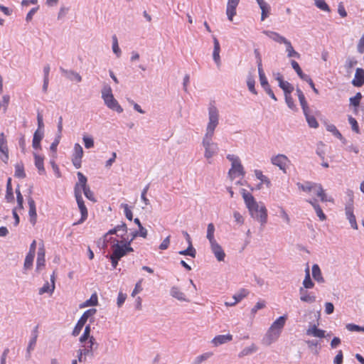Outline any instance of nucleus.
<instances>
[{"label":"nucleus","mask_w":364,"mask_h":364,"mask_svg":"<svg viewBox=\"0 0 364 364\" xmlns=\"http://www.w3.org/2000/svg\"><path fill=\"white\" fill-rule=\"evenodd\" d=\"M348 122L351 125L353 131L356 133L360 132L358 124L355 118H353L352 116H348Z\"/></svg>","instance_id":"nucleus-60"},{"label":"nucleus","mask_w":364,"mask_h":364,"mask_svg":"<svg viewBox=\"0 0 364 364\" xmlns=\"http://www.w3.org/2000/svg\"><path fill=\"white\" fill-rule=\"evenodd\" d=\"M118 236L121 237L122 238V240L120 242L123 244L124 249L125 250L126 254L128 252H133V248L130 246L131 241H127V239L124 237V234L118 235Z\"/></svg>","instance_id":"nucleus-50"},{"label":"nucleus","mask_w":364,"mask_h":364,"mask_svg":"<svg viewBox=\"0 0 364 364\" xmlns=\"http://www.w3.org/2000/svg\"><path fill=\"white\" fill-rule=\"evenodd\" d=\"M240 0H228L226 9V14L230 21H232L233 16L236 14V8Z\"/></svg>","instance_id":"nucleus-14"},{"label":"nucleus","mask_w":364,"mask_h":364,"mask_svg":"<svg viewBox=\"0 0 364 364\" xmlns=\"http://www.w3.org/2000/svg\"><path fill=\"white\" fill-rule=\"evenodd\" d=\"M284 45L286 46V51L287 52V56L289 58H291V57H295L297 58H300V54L294 49V48L289 41H287L284 43Z\"/></svg>","instance_id":"nucleus-32"},{"label":"nucleus","mask_w":364,"mask_h":364,"mask_svg":"<svg viewBox=\"0 0 364 364\" xmlns=\"http://www.w3.org/2000/svg\"><path fill=\"white\" fill-rule=\"evenodd\" d=\"M90 325H87L85 326L83 334L80 338V342L84 343L87 339H89V341H90V338L92 337L90 336Z\"/></svg>","instance_id":"nucleus-53"},{"label":"nucleus","mask_w":364,"mask_h":364,"mask_svg":"<svg viewBox=\"0 0 364 364\" xmlns=\"http://www.w3.org/2000/svg\"><path fill=\"white\" fill-rule=\"evenodd\" d=\"M284 92V95L291 94L294 90V87L287 81L280 83L279 85Z\"/></svg>","instance_id":"nucleus-46"},{"label":"nucleus","mask_w":364,"mask_h":364,"mask_svg":"<svg viewBox=\"0 0 364 364\" xmlns=\"http://www.w3.org/2000/svg\"><path fill=\"white\" fill-rule=\"evenodd\" d=\"M44 265H45V250H44L43 243H42L41 247H39L38 251L36 268H37V269H39L41 267H44Z\"/></svg>","instance_id":"nucleus-26"},{"label":"nucleus","mask_w":364,"mask_h":364,"mask_svg":"<svg viewBox=\"0 0 364 364\" xmlns=\"http://www.w3.org/2000/svg\"><path fill=\"white\" fill-rule=\"evenodd\" d=\"M257 347L252 343L250 346L245 348L240 353L239 357L242 358L257 351Z\"/></svg>","instance_id":"nucleus-45"},{"label":"nucleus","mask_w":364,"mask_h":364,"mask_svg":"<svg viewBox=\"0 0 364 364\" xmlns=\"http://www.w3.org/2000/svg\"><path fill=\"white\" fill-rule=\"evenodd\" d=\"M0 151L3 154V156H0L1 159L7 164L9 161V149L6 145V139L3 132L0 134Z\"/></svg>","instance_id":"nucleus-11"},{"label":"nucleus","mask_w":364,"mask_h":364,"mask_svg":"<svg viewBox=\"0 0 364 364\" xmlns=\"http://www.w3.org/2000/svg\"><path fill=\"white\" fill-rule=\"evenodd\" d=\"M299 188L305 192L314 191L322 202L333 201V199L328 198L325 191L320 183L306 182L304 184L298 183Z\"/></svg>","instance_id":"nucleus-4"},{"label":"nucleus","mask_w":364,"mask_h":364,"mask_svg":"<svg viewBox=\"0 0 364 364\" xmlns=\"http://www.w3.org/2000/svg\"><path fill=\"white\" fill-rule=\"evenodd\" d=\"M296 93L298 95V98L301 105V107L303 109L304 112H306L307 111H309V107L308 105V103L306 100L305 96L303 93V92L299 88H296Z\"/></svg>","instance_id":"nucleus-30"},{"label":"nucleus","mask_w":364,"mask_h":364,"mask_svg":"<svg viewBox=\"0 0 364 364\" xmlns=\"http://www.w3.org/2000/svg\"><path fill=\"white\" fill-rule=\"evenodd\" d=\"M326 129L330 132H332V134L336 136L337 137L338 139H339L341 141H342L343 143L345 142L346 139L343 137L342 134H341V132L337 129L336 127L333 124H328L327 125L326 127Z\"/></svg>","instance_id":"nucleus-41"},{"label":"nucleus","mask_w":364,"mask_h":364,"mask_svg":"<svg viewBox=\"0 0 364 364\" xmlns=\"http://www.w3.org/2000/svg\"><path fill=\"white\" fill-rule=\"evenodd\" d=\"M98 303L97 294L95 293L92 294L91 297L80 305V308H85L90 306H96Z\"/></svg>","instance_id":"nucleus-37"},{"label":"nucleus","mask_w":364,"mask_h":364,"mask_svg":"<svg viewBox=\"0 0 364 364\" xmlns=\"http://www.w3.org/2000/svg\"><path fill=\"white\" fill-rule=\"evenodd\" d=\"M73 156L81 157L83 156V149L79 144H75L74 146Z\"/></svg>","instance_id":"nucleus-63"},{"label":"nucleus","mask_w":364,"mask_h":364,"mask_svg":"<svg viewBox=\"0 0 364 364\" xmlns=\"http://www.w3.org/2000/svg\"><path fill=\"white\" fill-rule=\"evenodd\" d=\"M213 58L217 66L219 68L221 65V60L220 56V46L218 38L215 36L213 37Z\"/></svg>","instance_id":"nucleus-15"},{"label":"nucleus","mask_w":364,"mask_h":364,"mask_svg":"<svg viewBox=\"0 0 364 364\" xmlns=\"http://www.w3.org/2000/svg\"><path fill=\"white\" fill-rule=\"evenodd\" d=\"M121 207L124 208V214H125L126 218L129 220H132V219H133V214H132V210L129 209V205L127 204H126V203H122L121 204Z\"/></svg>","instance_id":"nucleus-62"},{"label":"nucleus","mask_w":364,"mask_h":364,"mask_svg":"<svg viewBox=\"0 0 364 364\" xmlns=\"http://www.w3.org/2000/svg\"><path fill=\"white\" fill-rule=\"evenodd\" d=\"M266 306V304L264 301H258L255 306L251 309V315L255 316V314L258 310L264 309Z\"/></svg>","instance_id":"nucleus-57"},{"label":"nucleus","mask_w":364,"mask_h":364,"mask_svg":"<svg viewBox=\"0 0 364 364\" xmlns=\"http://www.w3.org/2000/svg\"><path fill=\"white\" fill-rule=\"evenodd\" d=\"M170 294L173 298L178 299L181 301H189V300L186 298L185 294L182 292L180 289L177 287H173L171 289Z\"/></svg>","instance_id":"nucleus-23"},{"label":"nucleus","mask_w":364,"mask_h":364,"mask_svg":"<svg viewBox=\"0 0 364 364\" xmlns=\"http://www.w3.org/2000/svg\"><path fill=\"white\" fill-rule=\"evenodd\" d=\"M102 98L105 100V98L109 97L112 95V88L109 85H105L103 86L102 89Z\"/></svg>","instance_id":"nucleus-52"},{"label":"nucleus","mask_w":364,"mask_h":364,"mask_svg":"<svg viewBox=\"0 0 364 364\" xmlns=\"http://www.w3.org/2000/svg\"><path fill=\"white\" fill-rule=\"evenodd\" d=\"M35 255L31 253H28L25 262H24V268L25 269H29L33 264V259H34Z\"/></svg>","instance_id":"nucleus-54"},{"label":"nucleus","mask_w":364,"mask_h":364,"mask_svg":"<svg viewBox=\"0 0 364 364\" xmlns=\"http://www.w3.org/2000/svg\"><path fill=\"white\" fill-rule=\"evenodd\" d=\"M60 70L61 72V73L67 78L70 81H76L77 82H80L82 81V77L81 75L73 70H66L63 68H60Z\"/></svg>","instance_id":"nucleus-12"},{"label":"nucleus","mask_w":364,"mask_h":364,"mask_svg":"<svg viewBox=\"0 0 364 364\" xmlns=\"http://www.w3.org/2000/svg\"><path fill=\"white\" fill-rule=\"evenodd\" d=\"M306 119L308 122V124L311 128H317L318 127V123L316 118L314 116L309 114V111L304 112Z\"/></svg>","instance_id":"nucleus-40"},{"label":"nucleus","mask_w":364,"mask_h":364,"mask_svg":"<svg viewBox=\"0 0 364 364\" xmlns=\"http://www.w3.org/2000/svg\"><path fill=\"white\" fill-rule=\"evenodd\" d=\"M213 355L212 352L204 353L195 358L192 364H201L203 362L207 360Z\"/></svg>","instance_id":"nucleus-36"},{"label":"nucleus","mask_w":364,"mask_h":364,"mask_svg":"<svg viewBox=\"0 0 364 364\" xmlns=\"http://www.w3.org/2000/svg\"><path fill=\"white\" fill-rule=\"evenodd\" d=\"M43 137V132L37 129L33 134L32 146L35 149H41V141Z\"/></svg>","instance_id":"nucleus-28"},{"label":"nucleus","mask_w":364,"mask_h":364,"mask_svg":"<svg viewBox=\"0 0 364 364\" xmlns=\"http://www.w3.org/2000/svg\"><path fill=\"white\" fill-rule=\"evenodd\" d=\"M263 33L269 37L273 41L279 43H285L288 40L284 36H280L278 33L270 31H264Z\"/></svg>","instance_id":"nucleus-27"},{"label":"nucleus","mask_w":364,"mask_h":364,"mask_svg":"<svg viewBox=\"0 0 364 364\" xmlns=\"http://www.w3.org/2000/svg\"><path fill=\"white\" fill-rule=\"evenodd\" d=\"M306 201L308 203H309L313 206V208H314V210H315V211L316 213L317 216L319 218V219L321 221H323V220H325L326 219V215L323 213L321 208L318 204L316 200H307Z\"/></svg>","instance_id":"nucleus-29"},{"label":"nucleus","mask_w":364,"mask_h":364,"mask_svg":"<svg viewBox=\"0 0 364 364\" xmlns=\"http://www.w3.org/2000/svg\"><path fill=\"white\" fill-rule=\"evenodd\" d=\"M219 111L218 108L210 104L208 107V123L206 127V132L203 137L202 145L204 147V156L211 164L210 159L215 156L219 147L218 144L213 141L215 129L219 124Z\"/></svg>","instance_id":"nucleus-1"},{"label":"nucleus","mask_w":364,"mask_h":364,"mask_svg":"<svg viewBox=\"0 0 364 364\" xmlns=\"http://www.w3.org/2000/svg\"><path fill=\"white\" fill-rule=\"evenodd\" d=\"M237 173L239 176H244L245 174L244 168H243L242 165L241 164V162L237 163L234 168L231 167V168L229 170L228 176L231 181H232L235 178Z\"/></svg>","instance_id":"nucleus-19"},{"label":"nucleus","mask_w":364,"mask_h":364,"mask_svg":"<svg viewBox=\"0 0 364 364\" xmlns=\"http://www.w3.org/2000/svg\"><path fill=\"white\" fill-rule=\"evenodd\" d=\"M77 176L78 178V182L75 185L74 193H75L76 190H77L79 193H82L81 189L88 186L87 184V179L81 172H77Z\"/></svg>","instance_id":"nucleus-21"},{"label":"nucleus","mask_w":364,"mask_h":364,"mask_svg":"<svg viewBox=\"0 0 364 364\" xmlns=\"http://www.w3.org/2000/svg\"><path fill=\"white\" fill-rule=\"evenodd\" d=\"M254 53H255V58L257 59L258 73H262L264 71H263V69H262V58H261V55H260V53L259 52V50L258 49H255Z\"/></svg>","instance_id":"nucleus-51"},{"label":"nucleus","mask_w":364,"mask_h":364,"mask_svg":"<svg viewBox=\"0 0 364 364\" xmlns=\"http://www.w3.org/2000/svg\"><path fill=\"white\" fill-rule=\"evenodd\" d=\"M352 84L355 87H362L364 85V69L358 68L355 70L354 78L352 80Z\"/></svg>","instance_id":"nucleus-13"},{"label":"nucleus","mask_w":364,"mask_h":364,"mask_svg":"<svg viewBox=\"0 0 364 364\" xmlns=\"http://www.w3.org/2000/svg\"><path fill=\"white\" fill-rule=\"evenodd\" d=\"M15 177L18 178H26V175L24 171V167L22 162L17 163L15 165Z\"/></svg>","instance_id":"nucleus-34"},{"label":"nucleus","mask_w":364,"mask_h":364,"mask_svg":"<svg viewBox=\"0 0 364 364\" xmlns=\"http://www.w3.org/2000/svg\"><path fill=\"white\" fill-rule=\"evenodd\" d=\"M248 294H249L248 290H247L245 289H242L237 293H236L235 294L233 295L232 299L234 301L232 303L225 302V305L226 306H233L237 303L240 302L242 299L246 297L248 295Z\"/></svg>","instance_id":"nucleus-17"},{"label":"nucleus","mask_w":364,"mask_h":364,"mask_svg":"<svg viewBox=\"0 0 364 364\" xmlns=\"http://www.w3.org/2000/svg\"><path fill=\"white\" fill-rule=\"evenodd\" d=\"M362 98V95L360 92H357L354 97L350 98V105L354 107H358L360 105V101Z\"/></svg>","instance_id":"nucleus-58"},{"label":"nucleus","mask_w":364,"mask_h":364,"mask_svg":"<svg viewBox=\"0 0 364 364\" xmlns=\"http://www.w3.org/2000/svg\"><path fill=\"white\" fill-rule=\"evenodd\" d=\"M261 9V20L264 21L266 18L269 16L270 11V6L267 4L264 6V7L260 8Z\"/></svg>","instance_id":"nucleus-61"},{"label":"nucleus","mask_w":364,"mask_h":364,"mask_svg":"<svg viewBox=\"0 0 364 364\" xmlns=\"http://www.w3.org/2000/svg\"><path fill=\"white\" fill-rule=\"evenodd\" d=\"M89 343H90V349H80L77 351V360L79 362H85L87 356L94 357V352L97 349L98 343L93 336L90 338Z\"/></svg>","instance_id":"nucleus-5"},{"label":"nucleus","mask_w":364,"mask_h":364,"mask_svg":"<svg viewBox=\"0 0 364 364\" xmlns=\"http://www.w3.org/2000/svg\"><path fill=\"white\" fill-rule=\"evenodd\" d=\"M255 175L258 178L261 183H265L267 188H269L271 186V182L269 179L264 175H263L262 172L259 170L255 171Z\"/></svg>","instance_id":"nucleus-38"},{"label":"nucleus","mask_w":364,"mask_h":364,"mask_svg":"<svg viewBox=\"0 0 364 364\" xmlns=\"http://www.w3.org/2000/svg\"><path fill=\"white\" fill-rule=\"evenodd\" d=\"M255 79H254L253 76L250 74L247 76V85L248 89L252 94L257 95V92L255 90Z\"/></svg>","instance_id":"nucleus-47"},{"label":"nucleus","mask_w":364,"mask_h":364,"mask_svg":"<svg viewBox=\"0 0 364 364\" xmlns=\"http://www.w3.org/2000/svg\"><path fill=\"white\" fill-rule=\"evenodd\" d=\"M303 285H304V287H303L304 289V288L305 289H311L314 286V283L312 282V280L311 279V277H310L309 267H307L306 269V276L303 281Z\"/></svg>","instance_id":"nucleus-39"},{"label":"nucleus","mask_w":364,"mask_h":364,"mask_svg":"<svg viewBox=\"0 0 364 364\" xmlns=\"http://www.w3.org/2000/svg\"><path fill=\"white\" fill-rule=\"evenodd\" d=\"M284 96H285L286 103H287V106L289 107V108L294 111H296L297 108H296V105L294 102V100H293L292 97L291 96V94L286 95Z\"/></svg>","instance_id":"nucleus-55"},{"label":"nucleus","mask_w":364,"mask_h":364,"mask_svg":"<svg viewBox=\"0 0 364 364\" xmlns=\"http://www.w3.org/2000/svg\"><path fill=\"white\" fill-rule=\"evenodd\" d=\"M83 191L85 196L89 199L91 201L95 202L96 200L95 199L93 192L90 190V186L85 187L84 188L81 189V191Z\"/></svg>","instance_id":"nucleus-56"},{"label":"nucleus","mask_w":364,"mask_h":364,"mask_svg":"<svg viewBox=\"0 0 364 364\" xmlns=\"http://www.w3.org/2000/svg\"><path fill=\"white\" fill-rule=\"evenodd\" d=\"M289 162L290 161L288 157L286 155L282 154H279L271 158V163L273 165L279 167V168L284 173L287 172V167Z\"/></svg>","instance_id":"nucleus-7"},{"label":"nucleus","mask_w":364,"mask_h":364,"mask_svg":"<svg viewBox=\"0 0 364 364\" xmlns=\"http://www.w3.org/2000/svg\"><path fill=\"white\" fill-rule=\"evenodd\" d=\"M357 51L359 53H364V35L361 36L360 38L358 45H357Z\"/></svg>","instance_id":"nucleus-64"},{"label":"nucleus","mask_w":364,"mask_h":364,"mask_svg":"<svg viewBox=\"0 0 364 364\" xmlns=\"http://www.w3.org/2000/svg\"><path fill=\"white\" fill-rule=\"evenodd\" d=\"M210 249L216 259L218 262H223L225 257V253L217 241L210 243Z\"/></svg>","instance_id":"nucleus-8"},{"label":"nucleus","mask_w":364,"mask_h":364,"mask_svg":"<svg viewBox=\"0 0 364 364\" xmlns=\"http://www.w3.org/2000/svg\"><path fill=\"white\" fill-rule=\"evenodd\" d=\"M103 100L106 106L110 109L116 111L118 113H122L123 112L122 107L118 103L117 100L114 97L113 95Z\"/></svg>","instance_id":"nucleus-10"},{"label":"nucleus","mask_w":364,"mask_h":364,"mask_svg":"<svg viewBox=\"0 0 364 364\" xmlns=\"http://www.w3.org/2000/svg\"><path fill=\"white\" fill-rule=\"evenodd\" d=\"M82 140L86 149H90L94 146V140L92 137L84 135Z\"/></svg>","instance_id":"nucleus-59"},{"label":"nucleus","mask_w":364,"mask_h":364,"mask_svg":"<svg viewBox=\"0 0 364 364\" xmlns=\"http://www.w3.org/2000/svg\"><path fill=\"white\" fill-rule=\"evenodd\" d=\"M345 211L346 218L348 220L350 226L352 227V228L357 230L358 224L356 222L355 216L353 214V206L345 207Z\"/></svg>","instance_id":"nucleus-20"},{"label":"nucleus","mask_w":364,"mask_h":364,"mask_svg":"<svg viewBox=\"0 0 364 364\" xmlns=\"http://www.w3.org/2000/svg\"><path fill=\"white\" fill-rule=\"evenodd\" d=\"M258 74H259V78L261 86L264 88V90H265L267 94L272 99H273L274 101H277V99L276 96L274 95L273 91L272 90V89L270 87V85L268 83V81H267V77H266V76L264 75V73L262 72V73H258Z\"/></svg>","instance_id":"nucleus-9"},{"label":"nucleus","mask_w":364,"mask_h":364,"mask_svg":"<svg viewBox=\"0 0 364 364\" xmlns=\"http://www.w3.org/2000/svg\"><path fill=\"white\" fill-rule=\"evenodd\" d=\"M75 197L81 213V218L77 222L74 223L73 225L82 223L84 221L86 220L88 215L87 208L82 199V193H79V191L76 190Z\"/></svg>","instance_id":"nucleus-6"},{"label":"nucleus","mask_w":364,"mask_h":364,"mask_svg":"<svg viewBox=\"0 0 364 364\" xmlns=\"http://www.w3.org/2000/svg\"><path fill=\"white\" fill-rule=\"evenodd\" d=\"M241 193L251 217L263 227L267 222V210L265 205L262 203H258L254 196L245 189H242Z\"/></svg>","instance_id":"nucleus-2"},{"label":"nucleus","mask_w":364,"mask_h":364,"mask_svg":"<svg viewBox=\"0 0 364 364\" xmlns=\"http://www.w3.org/2000/svg\"><path fill=\"white\" fill-rule=\"evenodd\" d=\"M188 247L184 250H181L178 252V254L181 255H188L193 258H195L196 256V250L193 247L192 242L188 243Z\"/></svg>","instance_id":"nucleus-33"},{"label":"nucleus","mask_w":364,"mask_h":364,"mask_svg":"<svg viewBox=\"0 0 364 364\" xmlns=\"http://www.w3.org/2000/svg\"><path fill=\"white\" fill-rule=\"evenodd\" d=\"M300 299L301 301L309 304H312L316 301V296L313 294L308 293L303 287L299 289Z\"/></svg>","instance_id":"nucleus-24"},{"label":"nucleus","mask_w":364,"mask_h":364,"mask_svg":"<svg viewBox=\"0 0 364 364\" xmlns=\"http://www.w3.org/2000/svg\"><path fill=\"white\" fill-rule=\"evenodd\" d=\"M28 203L29 206L28 214L30 216V222L32 223L33 225H34L37 220L36 203L34 200L31 197H29L28 199Z\"/></svg>","instance_id":"nucleus-16"},{"label":"nucleus","mask_w":364,"mask_h":364,"mask_svg":"<svg viewBox=\"0 0 364 364\" xmlns=\"http://www.w3.org/2000/svg\"><path fill=\"white\" fill-rule=\"evenodd\" d=\"M312 276L314 279L318 282H323L324 279L322 277L321 269L318 264H314L312 267Z\"/></svg>","instance_id":"nucleus-35"},{"label":"nucleus","mask_w":364,"mask_h":364,"mask_svg":"<svg viewBox=\"0 0 364 364\" xmlns=\"http://www.w3.org/2000/svg\"><path fill=\"white\" fill-rule=\"evenodd\" d=\"M287 319V316L283 315L279 316L272 323L262 340L263 344L265 346H270L273 342L278 339L282 333V330L285 325Z\"/></svg>","instance_id":"nucleus-3"},{"label":"nucleus","mask_w":364,"mask_h":364,"mask_svg":"<svg viewBox=\"0 0 364 364\" xmlns=\"http://www.w3.org/2000/svg\"><path fill=\"white\" fill-rule=\"evenodd\" d=\"M117 259H121L127 254L124 249L123 245H119V242L117 241V243L112 245V254Z\"/></svg>","instance_id":"nucleus-25"},{"label":"nucleus","mask_w":364,"mask_h":364,"mask_svg":"<svg viewBox=\"0 0 364 364\" xmlns=\"http://www.w3.org/2000/svg\"><path fill=\"white\" fill-rule=\"evenodd\" d=\"M6 199L8 201H13L14 200L13 189L11 187V179L10 178L8 179L6 183Z\"/></svg>","instance_id":"nucleus-44"},{"label":"nucleus","mask_w":364,"mask_h":364,"mask_svg":"<svg viewBox=\"0 0 364 364\" xmlns=\"http://www.w3.org/2000/svg\"><path fill=\"white\" fill-rule=\"evenodd\" d=\"M326 331L324 330L318 328L315 324L310 326L309 328L306 330V335L311 336L316 338H324Z\"/></svg>","instance_id":"nucleus-18"},{"label":"nucleus","mask_w":364,"mask_h":364,"mask_svg":"<svg viewBox=\"0 0 364 364\" xmlns=\"http://www.w3.org/2000/svg\"><path fill=\"white\" fill-rule=\"evenodd\" d=\"M86 322L87 321L84 318L80 317L73 331L72 335L74 336H78Z\"/></svg>","instance_id":"nucleus-42"},{"label":"nucleus","mask_w":364,"mask_h":364,"mask_svg":"<svg viewBox=\"0 0 364 364\" xmlns=\"http://www.w3.org/2000/svg\"><path fill=\"white\" fill-rule=\"evenodd\" d=\"M215 226L213 223H209L207 228V235L206 237L209 240L210 243L215 242L216 240L214 237Z\"/></svg>","instance_id":"nucleus-43"},{"label":"nucleus","mask_w":364,"mask_h":364,"mask_svg":"<svg viewBox=\"0 0 364 364\" xmlns=\"http://www.w3.org/2000/svg\"><path fill=\"white\" fill-rule=\"evenodd\" d=\"M232 340V336L231 334L227 335H218L215 336L211 341L215 346L226 343Z\"/></svg>","instance_id":"nucleus-22"},{"label":"nucleus","mask_w":364,"mask_h":364,"mask_svg":"<svg viewBox=\"0 0 364 364\" xmlns=\"http://www.w3.org/2000/svg\"><path fill=\"white\" fill-rule=\"evenodd\" d=\"M112 50L117 57L121 55L122 52L118 45L117 38L115 35L112 36Z\"/></svg>","instance_id":"nucleus-49"},{"label":"nucleus","mask_w":364,"mask_h":364,"mask_svg":"<svg viewBox=\"0 0 364 364\" xmlns=\"http://www.w3.org/2000/svg\"><path fill=\"white\" fill-rule=\"evenodd\" d=\"M314 4L317 8L320 9L322 11L328 13L331 11L330 7L324 0H316V2H314Z\"/></svg>","instance_id":"nucleus-48"},{"label":"nucleus","mask_w":364,"mask_h":364,"mask_svg":"<svg viewBox=\"0 0 364 364\" xmlns=\"http://www.w3.org/2000/svg\"><path fill=\"white\" fill-rule=\"evenodd\" d=\"M33 156L35 159V166L38 168V172L40 173H43L45 172L43 157L37 154L36 153H33Z\"/></svg>","instance_id":"nucleus-31"}]
</instances>
